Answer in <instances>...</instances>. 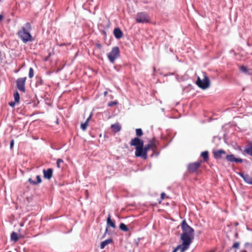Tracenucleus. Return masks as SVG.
Masks as SVG:
<instances>
[{
    "instance_id": "nucleus-1",
    "label": "nucleus",
    "mask_w": 252,
    "mask_h": 252,
    "mask_svg": "<svg viewBox=\"0 0 252 252\" xmlns=\"http://www.w3.org/2000/svg\"><path fill=\"white\" fill-rule=\"evenodd\" d=\"M130 145L135 148V156L144 159H147L148 152L150 150H152L154 153L157 150V142L155 138L150 140L149 143L144 146V141L139 137H135L131 140Z\"/></svg>"
},
{
    "instance_id": "nucleus-2",
    "label": "nucleus",
    "mask_w": 252,
    "mask_h": 252,
    "mask_svg": "<svg viewBox=\"0 0 252 252\" xmlns=\"http://www.w3.org/2000/svg\"><path fill=\"white\" fill-rule=\"evenodd\" d=\"M181 228L183 232L181 235V239L184 245L189 247L194 237V230L187 224L186 220L182 221Z\"/></svg>"
},
{
    "instance_id": "nucleus-3",
    "label": "nucleus",
    "mask_w": 252,
    "mask_h": 252,
    "mask_svg": "<svg viewBox=\"0 0 252 252\" xmlns=\"http://www.w3.org/2000/svg\"><path fill=\"white\" fill-rule=\"evenodd\" d=\"M32 30V26L30 23H26L24 26L19 30L17 34L19 37L23 41L24 43H27L29 41H32L33 40L32 37L30 33V31Z\"/></svg>"
},
{
    "instance_id": "nucleus-4",
    "label": "nucleus",
    "mask_w": 252,
    "mask_h": 252,
    "mask_svg": "<svg viewBox=\"0 0 252 252\" xmlns=\"http://www.w3.org/2000/svg\"><path fill=\"white\" fill-rule=\"evenodd\" d=\"M120 56V49L118 46L112 48L111 51L107 54V58L112 63H114L115 60Z\"/></svg>"
},
{
    "instance_id": "nucleus-5",
    "label": "nucleus",
    "mask_w": 252,
    "mask_h": 252,
    "mask_svg": "<svg viewBox=\"0 0 252 252\" xmlns=\"http://www.w3.org/2000/svg\"><path fill=\"white\" fill-rule=\"evenodd\" d=\"M135 20L138 23H147L150 21L148 14L145 12H139L136 14Z\"/></svg>"
},
{
    "instance_id": "nucleus-6",
    "label": "nucleus",
    "mask_w": 252,
    "mask_h": 252,
    "mask_svg": "<svg viewBox=\"0 0 252 252\" xmlns=\"http://www.w3.org/2000/svg\"><path fill=\"white\" fill-rule=\"evenodd\" d=\"M196 84L199 88L202 89H206L210 86V81L208 77L206 75V74H204L203 79L202 80L198 77L196 80Z\"/></svg>"
},
{
    "instance_id": "nucleus-7",
    "label": "nucleus",
    "mask_w": 252,
    "mask_h": 252,
    "mask_svg": "<svg viewBox=\"0 0 252 252\" xmlns=\"http://www.w3.org/2000/svg\"><path fill=\"white\" fill-rule=\"evenodd\" d=\"M202 161L201 160L197 161L191 162L189 164L188 166V170L189 173H194L197 171L200 167Z\"/></svg>"
},
{
    "instance_id": "nucleus-8",
    "label": "nucleus",
    "mask_w": 252,
    "mask_h": 252,
    "mask_svg": "<svg viewBox=\"0 0 252 252\" xmlns=\"http://www.w3.org/2000/svg\"><path fill=\"white\" fill-rule=\"evenodd\" d=\"M27 77L19 78L16 80V85L17 89L23 92H25V83Z\"/></svg>"
},
{
    "instance_id": "nucleus-9",
    "label": "nucleus",
    "mask_w": 252,
    "mask_h": 252,
    "mask_svg": "<svg viewBox=\"0 0 252 252\" xmlns=\"http://www.w3.org/2000/svg\"><path fill=\"white\" fill-rule=\"evenodd\" d=\"M213 154L215 159H218L221 158L224 156H226V152L222 150H217L213 152Z\"/></svg>"
},
{
    "instance_id": "nucleus-10",
    "label": "nucleus",
    "mask_w": 252,
    "mask_h": 252,
    "mask_svg": "<svg viewBox=\"0 0 252 252\" xmlns=\"http://www.w3.org/2000/svg\"><path fill=\"white\" fill-rule=\"evenodd\" d=\"M225 159L227 161L231 162L242 163L243 159L240 158H236L233 154L225 156Z\"/></svg>"
},
{
    "instance_id": "nucleus-11",
    "label": "nucleus",
    "mask_w": 252,
    "mask_h": 252,
    "mask_svg": "<svg viewBox=\"0 0 252 252\" xmlns=\"http://www.w3.org/2000/svg\"><path fill=\"white\" fill-rule=\"evenodd\" d=\"M44 177L48 180L50 179L53 176V170L51 168H48L47 170H43Z\"/></svg>"
},
{
    "instance_id": "nucleus-12",
    "label": "nucleus",
    "mask_w": 252,
    "mask_h": 252,
    "mask_svg": "<svg viewBox=\"0 0 252 252\" xmlns=\"http://www.w3.org/2000/svg\"><path fill=\"white\" fill-rule=\"evenodd\" d=\"M240 176L243 179V180L249 184L252 185V177L250 176L248 174H245L243 173H239Z\"/></svg>"
},
{
    "instance_id": "nucleus-13",
    "label": "nucleus",
    "mask_w": 252,
    "mask_h": 252,
    "mask_svg": "<svg viewBox=\"0 0 252 252\" xmlns=\"http://www.w3.org/2000/svg\"><path fill=\"white\" fill-rule=\"evenodd\" d=\"M189 248V247L187 245H184L182 243L181 245L178 246L173 251V252H176L177 251H180V252H185Z\"/></svg>"
},
{
    "instance_id": "nucleus-14",
    "label": "nucleus",
    "mask_w": 252,
    "mask_h": 252,
    "mask_svg": "<svg viewBox=\"0 0 252 252\" xmlns=\"http://www.w3.org/2000/svg\"><path fill=\"white\" fill-rule=\"evenodd\" d=\"M113 33L115 37L117 39H120L122 37L123 33L119 28H115L114 30Z\"/></svg>"
},
{
    "instance_id": "nucleus-15",
    "label": "nucleus",
    "mask_w": 252,
    "mask_h": 252,
    "mask_svg": "<svg viewBox=\"0 0 252 252\" xmlns=\"http://www.w3.org/2000/svg\"><path fill=\"white\" fill-rule=\"evenodd\" d=\"M112 242H113V240L111 238L106 239V240L102 241L100 243V249H103L106 246H107V245H108L109 244L112 243Z\"/></svg>"
},
{
    "instance_id": "nucleus-16",
    "label": "nucleus",
    "mask_w": 252,
    "mask_h": 252,
    "mask_svg": "<svg viewBox=\"0 0 252 252\" xmlns=\"http://www.w3.org/2000/svg\"><path fill=\"white\" fill-rule=\"evenodd\" d=\"M107 227L110 226L114 228L116 227V225L115 222L112 221L111 219V216L110 215H108V217L107 219Z\"/></svg>"
},
{
    "instance_id": "nucleus-17",
    "label": "nucleus",
    "mask_w": 252,
    "mask_h": 252,
    "mask_svg": "<svg viewBox=\"0 0 252 252\" xmlns=\"http://www.w3.org/2000/svg\"><path fill=\"white\" fill-rule=\"evenodd\" d=\"M244 152L246 153L248 155L252 156V142L246 147L244 149Z\"/></svg>"
},
{
    "instance_id": "nucleus-18",
    "label": "nucleus",
    "mask_w": 252,
    "mask_h": 252,
    "mask_svg": "<svg viewBox=\"0 0 252 252\" xmlns=\"http://www.w3.org/2000/svg\"><path fill=\"white\" fill-rule=\"evenodd\" d=\"M91 118V116H90L86 120V121L84 123H82L81 125V129L85 131L87 129V127L88 126V123H89V122Z\"/></svg>"
},
{
    "instance_id": "nucleus-19",
    "label": "nucleus",
    "mask_w": 252,
    "mask_h": 252,
    "mask_svg": "<svg viewBox=\"0 0 252 252\" xmlns=\"http://www.w3.org/2000/svg\"><path fill=\"white\" fill-rule=\"evenodd\" d=\"M201 156L203 158L204 161L207 162L209 160V153L207 151L202 152Z\"/></svg>"
},
{
    "instance_id": "nucleus-20",
    "label": "nucleus",
    "mask_w": 252,
    "mask_h": 252,
    "mask_svg": "<svg viewBox=\"0 0 252 252\" xmlns=\"http://www.w3.org/2000/svg\"><path fill=\"white\" fill-rule=\"evenodd\" d=\"M111 128L115 132H118L121 129V126L119 124H113L111 125Z\"/></svg>"
},
{
    "instance_id": "nucleus-21",
    "label": "nucleus",
    "mask_w": 252,
    "mask_h": 252,
    "mask_svg": "<svg viewBox=\"0 0 252 252\" xmlns=\"http://www.w3.org/2000/svg\"><path fill=\"white\" fill-rule=\"evenodd\" d=\"M120 229L125 232H127L129 230L127 226L124 223H121L119 225Z\"/></svg>"
},
{
    "instance_id": "nucleus-22",
    "label": "nucleus",
    "mask_w": 252,
    "mask_h": 252,
    "mask_svg": "<svg viewBox=\"0 0 252 252\" xmlns=\"http://www.w3.org/2000/svg\"><path fill=\"white\" fill-rule=\"evenodd\" d=\"M11 239L14 242H16L18 240V237L17 234L15 232H13L11 234Z\"/></svg>"
},
{
    "instance_id": "nucleus-23",
    "label": "nucleus",
    "mask_w": 252,
    "mask_h": 252,
    "mask_svg": "<svg viewBox=\"0 0 252 252\" xmlns=\"http://www.w3.org/2000/svg\"><path fill=\"white\" fill-rule=\"evenodd\" d=\"M14 100L15 102L18 103L20 100V94L18 92H16L14 94Z\"/></svg>"
},
{
    "instance_id": "nucleus-24",
    "label": "nucleus",
    "mask_w": 252,
    "mask_h": 252,
    "mask_svg": "<svg viewBox=\"0 0 252 252\" xmlns=\"http://www.w3.org/2000/svg\"><path fill=\"white\" fill-rule=\"evenodd\" d=\"M143 134L142 130L141 128L136 129V134L137 136V137L141 136Z\"/></svg>"
},
{
    "instance_id": "nucleus-25",
    "label": "nucleus",
    "mask_w": 252,
    "mask_h": 252,
    "mask_svg": "<svg viewBox=\"0 0 252 252\" xmlns=\"http://www.w3.org/2000/svg\"><path fill=\"white\" fill-rule=\"evenodd\" d=\"M33 75H34L33 69H32V68L31 67L29 69V77L30 78H32L33 77Z\"/></svg>"
},
{
    "instance_id": "nucleus-26",
    "label": "nucleus",
    "mask_w": 252,
    "mask_h": 252,
    "mask_svg": "<svg viewBox=\"0 0 252 252\" xmlns=\"http://www.w3.org/2000/svg\"><path fill=\"white\" fill-rule=\"evenodd\" d=\"M63 159L61 158H59L57 161V166L58 168H60L61 167V163H63Z\"/></svg>"
},
{
    "instance_id": "nucleus-27",
    "label": "nucleus",
    "mask_w": 252,
    "mask_h": 252,
    "mask_svg": "<svg viewBox=\"0 0 252 252\" xmlns=\"http://www.w3.org/2000/svg\"><path fill=\"white\" fill-rule=\"evenodd\" d=\"M118 104V101H110L108 103V106L109 107H112L114 105H116Z\"/></svg>"
},
{
    "instance_id": "nucleus-28",
    "label": "nucleus",
    "mask_w": 252,
    "mask_h": 252,
    "mask_svg": "<svg viewBox=\"0 0 252 252\" xmlns=\"http://www.w3.org/2000/svg\"><path fill=\"white\" fill-rule=\"evenodd\" d=\"M240 243L238 242H235L232 248L234 249H238L239 248Z\"/></svg>"
},
{
    "instance_id": "nucleus-29",
    "label": "nucleus",
    "mask_w": 252,
    "mask_h": 252,
    "mask_svg": "<svg viewBox=\"0 0 252 252\" xmlns=\"http://www.w3.org/2000/svg\"><path fill=\"white\" fill-rule=\"evenodd\" d=\"M240 69L242 71H243L245 73H247L248 71L247 67L246 66H243V65L241 66L240 67Z\"/></svg>"
},
{
    "instance_id": "nucleus-30",
    "label": "nucleus",
    "mask_w": 252,
    "mask_h": 252,
    "mask_svg": "<svg viewBox=\"0 0 252 252\" xmlns=\"http://www.w3.org/2000/svg\"><path fill=\"white\" fill-rule=\"evenodd\" d=\"M36 178L37 179L36 183L37 184V185L40 184L41 182V179L40 178V176L39 175H37Z\"/></svg>"
},
{
    "instance_id": "nucleus-31",
    "label": "nucleus",
    "mask_w": 252,
    "mask_h": 252,
    "mask_svg": "<svg viewBox=\"0 0 252 252\" xmlns=\"http://www.w3.org/2000/svg\"><path fill=\"white\" fill-rule=\"evenodd\" d=\"M29 182L32 185H37V184L36 183V181H33L31 178L29 179Z\"/></svg>"
},
{
    "instance_id": "nucleus-32",
    "label": "nucleus",
    "mask_w": 252,
    "mask_h": 252,
    "mask_svg": "<svg viewBox=\"0 0 252 252\" xmlns=\"http://www.w3.org/2000/svg\"><path fill=\"white\" fill-rule=\"evenodd\" d=\"M165 195H166V194L164 192H162L161 193V196H160L161 200H162L165 198Z\"/></svg>"
},
{
    "instance_id": "nucleus-33",
    "label": "nucleus",
    "mask_w": 252,
    "mask_h": 252,
    "mask_svg": "<svg viewBox=\"0 0 252 252\" xmlns=\"http://www.w3.org/2000/svg\"><path fill=\"white\" fill-rule=\"evenodd\" d=\"M14 143V140L13 139H12L10 142V148L11 149H12L13 148Z\"/></svg>"
},
{
    "instance_id": "nucleus-34",
    "label": "nucleus",
    "mask_w": 252,
    "mask_h": 252,
    "mask_svg": "<svg viewBox=\"0 0 252 252\" xmlns=\"http://www.w3.org/2000/svg\"><path fill=\"white\" fill-rule=\"evenodd\" d=\"M95 47H96V48H97L98 49H101V47H102L101 45L100 44H99V43H96V44H95Z\"/></svg>"
},
{
    "instance_id": "nucleus-35",
    "label": "nucleus",
    "mask_w": 252,
    "mask_h": 252,
    "mask_svg": "<svg viewBox=\"0 0 252 252\" xmlns=\"http://www.w3.org/2000/svg\"><path fill=\"white\" fill-rule=\"evenodd\" d=\"M15 103H16V102H15H15H12V101H11V102H10L9 103V105L10 106H11V107H14V106H15Z\"/></svg>"
},
{
    "instance_id": "nucleus-36",
    "label": "nucleus",
    "mask_w": 252,
    "mask_h": 252,
    "mask_svg": "<svg viewBox=\"0 0 252 252\" xmlns=\"http://www.w3.org/2000/svg\"><path fill=\"white\" fill-rule=\"evenodd\" d=\"M107 231H108V228L107 227V228H106L105 233H104V234L103 235V236L102 238H104V237H105V234H106V233L107 232Z\"/></svg>"
},
{
    "instance_id": "nucleus-37",
    "label": "nucleus",
    "mask_w": 252,
    "mask_h": 252,
    "mask_svg": "<svg viewBox=\"0 0 252 252\" xmlns=\"http://www.w3.org/2000/svg\"><path fill=\"white\" fill-rule=\"evenodd\" d=\"M3 16L2 15L0 14V22L3 19Z\"/></svg>"
},
{
    "instance_id": "nucleus-38",
    "label": "nucleus",
    "mask_w": 252,
    "mask_h": 252,
    "mask_svg": "<svg viewBox=\"0 0 252 252\" xmlns=\"http://www.w3.org/2000/svg\"><path fill=\"white\" fill-rule=\"evenodd\" d=\"M241 252H247V251H245V250H244V251H241Z\"/></svg>"
},
{
    "instance_id": "nucleus-39",
    "label": "nucleus",
    "mask_w": 252,
    "mask_h": 252,
    "mask_svg": "<svg viewBox=\"0 0 252 252\" xmlns=\"http://www.w3.org/2000/svg\"><path fill=\"white\" fill-rule=\"evenodd\" d=\"M106 94H107V92H105L104 93V94H105V95H106Z\"/></svg>"
},
{
    "instance_id": "nucleus-40",
    "label": "nucleus",
    "mask_w": 252,
    "mask_h": 252,
    "mask_svg": "<svg viewBox=\"0 0 252 252\" xmlns=\"http://www.w3.org/2000/svg\"><path fill=\"white\" fill-rule=\"evenodd\" d=\"M161 203V200L159 201V203Z\"/></svg>"
}]
</instances>
